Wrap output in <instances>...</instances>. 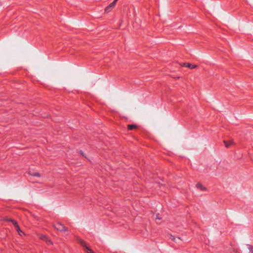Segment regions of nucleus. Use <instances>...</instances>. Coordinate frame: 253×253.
<instances>
[{
  "label": "nucleus",
  "mask_w": 253,
  "mask_h": 253,
  "mask_svg": "<svg viewBox=\"0 0 253 253\" xmlns=\"http://www.w3.org/2000/svg\"><path fill=\"white\" fill-rule=\"evenodd\" d=\"M78 241L79 243L84 248L85 252L87 253H93V251L86 246L85 242L84 240L82 239H79Z\"/></svg>",
  "instance_id": "1"
},
{
  "label": "nucleus",
  "mask_w": 253,
  "mask_h": 253,
  "mask_svg": "<svg viewBox=\"0 0 253 253\" xmlns=\"http://www.w3.org/2000/svg\"><path fill=\"white\" fill-rule=\"evenodd\" d=\"M54 227L57 230L59 231H66L68 230L66 227L60 223L55 224Z\"/></svg>",
  "instance_id": "2"
},
{
  "label": "nucleus",
  "mask_w": 253,
  "mask_h": 253,
  "mask_svg": "<svg viewBox=\"0 0 253 253\" xmlns=\"http://www.w3.org/2000/svg\"><path fill=\"white\" fill-rule=\"evenodd\" d=\"M118 0H114L112 3H111L105 9V11L107 13L111 11L115 7L117 1Z\"/></svg>",
  "instance_id": "3"
},
{
  "label": "nucleus",
  "mask_w": 253,
  "mask_h": 253,
  "mask_svg": "<svg viewBox=\"0 0 253 253\" xmlns=\"http://www.w3.org/2000/svg\"><path fill=\"white\" fill-rule=\"evenodd\" d=\"M13 225H14L16 230L19 235L22 236L24 234L23 232L20 229V228L18 225L17 221H13Z\"/></svg>",
  "instance_id": "4"
},
{
  "label": "nucleus",
  "mask_w": 253,
  "mask_h": 253,
  "mask_svg": "<svg viewBox=\"0 0 253 253\" xmlns=\"http://www.w3.org/2000/svg\"><path fill=\"white\" fill-rule=\"evenodd\" d=\"M40 239L44 241L45 242H46L47 243V244L48 245H49V244L52 245L53 244L52 242L46 235H41L40 236Z\"/></svg>",
  "instance_id": "5"
},
{
  "label": "nucleus",
  "mask_w": 253,
  "mask_h": 253,
  "mask_svg": "<svg viewBox=\"0 0 253 253\" xmlns=\"http://www.w3.org/2000/svg\"><path fill=\"white\" fill-rule=\"evenodd\" d=\"M181 66H184L191 69H194L197 67L196 65H192L190 63H184L181 65Z\"/></svg>",
  "instance_id": "6"
},
{
  "label": "nucleus",
  "mask_w": 253,
  "mask_h": 253,
  "mask_svg": "<svg viewBox=\"0 0 253 253\" xmlns=\"http://www.w3.org/2000/svg\"><path fill=\"white\" fill-rule=\"evenodd\" d=\"M196 188L202 191L206 190V188L204 187L202 184L198 183L196 185Z\"/></svg>",
  "instance_id": "7"
},
{
  "label": "nucleus",
  "mask_w": 253,
  "mask_h": 253,
  "mask_svg": "<svg viewBox=\"0 0 253 253\" xmlns=\"http://www.w3.org/2000/svg\"><path fill=\"white\" fill-rule=\"evenodd\" d=\"M136 127V126L134 125H128L127 128L129 130H132Z\"/></svg>",
  "instance_id": "8"
},
{
  "label": "nucleus",
  "mask_w": 253,
  "mask_h": 253,
  "mask_svg": "<svg viewBox=\"0 0 253 253\" xmlns=\"http://www.w3.org/2000/svg\"><path fill=\"white\" fill-rule=\"evenodd\" d=\"M4 220L6 221H8V222H11L13 224V221H16V220H15L14 219H11V218H9L8 217H5L4 218Z\"/></svg>",
  "instance_id": "9"
},
{
  "label": "nucleus",
  "mask_w": 253,
  "mask_h": 253,
  "mask_svg": "<svg viewBox=\"0 0 253 253\" xmlns=\"http://www.w3.org/2000/svg\"><path fill=\"white\" fill-rule=\"evenodd\" d=\"M224 143L225 145V146L226 147H228L232 143V141H224Z\"/></svg>",
  "instance_id": "10"
},
{
  "label": "nucleus",
  "mask_w": 253,
  "mask_h": 253,
  "mask_svg": "<svg viewBox=\"0 0 253 253\" xmlns=\"http://www.w3.org/2000/svg\"><path fill=\"white\" fill-rule=\"evenodd\" d=\"M248 249L249 250V253H253V246L248 245Z\"/></svg>",
  "instance_id": "11"
},
{
  "label": "nucleus",
  "mask_w": 253,
  "mask_h": 253,
  "mask_svg": "<svg viewBox=\"0 0 253 253\" xmlns=\"http://www.w3.org/2000/svg\"><path fill=\"white\" fill-rule=\"evenodd\" d=\"M33 176H37V177H40L41 174L39 172H35L32 174Z\"/></svg>",
  "instance_id": "12"
},
{
  "label": "nucleus",
  "mask_w": 253,
  "mask_h": 253,
  "mask_svg": "<svg viewBox=\"0 0 253 253\" xmlns=\"http://www.w3.org/2000/svg\"><path fill=\"white\" fill-rule=\"evenodd\" d=\"M162 219V217H160L159 216V214H157L156 217V219Z\"/></svg>",
  "instance_id": "13"
},
{
  "label": "nucleus",
  "mask_w": 253,
  "mask_h": 253,
  "mask_svg": "<svg viewBox=\"0 0 253 253\" xmlns=\"http://www.w3.org/2000/svg\"><path fill=\"white\" fill-rule=\"evenodd\" d=\"M170 238L173 241H175V238L174 236H172V235H170Z\"/></svg>",
  "instance_id": "14"
}]
</instances>
